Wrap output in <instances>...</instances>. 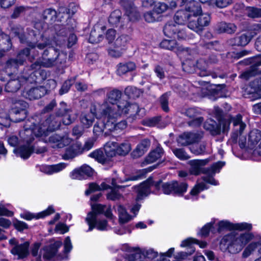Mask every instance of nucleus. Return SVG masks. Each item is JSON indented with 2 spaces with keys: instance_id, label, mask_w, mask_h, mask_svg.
I'll return each instance as SVG.
<instances>
[{
  "instance_id": "nucleus-15",
  "label": "nucleus",
  "mask_w": 261,
  "mask_h": 261,
  "mask_svg": "<svg viewBox=\"0 0 261 261\" xmlns=\"http://www.w3.org/2000/svg\"><path fill=\"white\" fill-rule=\"evenodd\" d=\"M161 184V181H158L153 184L152 179H148L147 180L142 183L138 187L137 200L141 199L144 197L147 196L150 193V188L151 186L154 185L156 189H159Z\"/></svg>"
},
{
  "instance_id": "nucleus-60",
  "label": "nucleus",
  "mask_w": 261,
  "mask_h": 261,
  "mask_svg": "<svg viewBox=\"0 0 261 261\" xmlns=\"http://www.w3.org/2000/svg\"><path fill=\"white\" fill-rule=\"evenodd\" d=\"M71 110L66 108V104L63 101H62L60 103V108L57 112V114L59 116L64 115L66 113L71 112Z\"/></svg>"
},
{
  "instance_id": "nucleus-11",
  "label": "nucleus",
  "mask_w": 261,
  "mask_h": 261,
  "mask_svg": "<svg viewBox=\"0 0 261 261\" xmlns=\"http://www.w3.org/2000/svg\"><path fill=\"white\" fill-rule=\"evenodd\" d=\"M71 141L67 135L61 136L55 134L49 136L45 141L53 148H63L70 144Z\"/></svg>"
},
{
  "instance_id": "nucleus-44",
  "label": "nucleus",
  "mask_w": 261,
  "mask_h": 261,
  "mask_svg": "<svg viewBox=\"0 0 261 261\" xmlns=\"http://www.w3.org/2000/svg\"><path fill=\"white\" fill-rule=\"evenodd\" d=\"M174 194L181 195L186 192L187 190L188 185L186 182H178L174 181Z\"/></svg>"
},
{
  "instance_id": "nucleus-45",
  "label": "nucleus",
  "mask_w": 261,
  "mask_h": 261,
  "mask_svg": "<svg viewBox=\"0 0 261 261\" xmlns=\"http://www.w3.org/2000/svg\"><path fill=\"white\" fill-rule=\"evenodd\" d=\"M117 118H107V122L105 123V135L109 132L115 131V122Z\"/></svg>"
},
{
  "instance_id": "nucleus-56",
  "label": "nucleus",
  "mask_w": 261,
  "mask_h": 261,
  "mask_svg": "<svg viewBox=\"0 0 261 261\" xmlns=\"http://www.w3.org/2000/svg\"><path fill=\"white\" fill-rule=\"evenodd\" d=\"M125 92L129 97L133 98L138 97L140 94V91L139 90L132 87H127L125 90Z\"/></svg>"
},
{
  "instance_id": "nucleus-63",
  "label": "nucleus",
  "mask_w": 261,
  "mask_h": 261,
  "mask_svg": "<svg viewBox=\"0 0 261 261\" xmlns=\"http://www.w3.org/2000/svg\"><path fill=\"white\" fill-rule=\"evenodd\" d=\"M109 54L112 57L119 58L121 57L123 54V50L122 49H118L114 47V48H110L108 50Z\"/></svg>"
},
{
  "instance_id": "nucleus-1",
  "label": "nucleus",
  "mask_w": 261,
  "mask_h": 261,
  "mask_svg": "<svg viewBox=\"0 0 261 261\" xmlns=\"http://www.w3.org/2000/svg\"><path fill=\"white\" fill-rule=\"evenodd\" d=\"M120 4L125 10L128 18L125 19L119 10H115L110 14L108 21L113 27L123 29L126 27L128 20H136L139 18L140 15L131 2L128 0H121Z\"/></svg>"
},
{
  "instance_id": "nucleus-13",
  "label": "nucleus",
  "mask_w": 261,
  "mask_h": 261,
  "mask_svg": "<svg viewBox=\"0 0 261 261\" xmlns=\"http://www.w3.org/2000/svg\"><path fill=\"white\" fill-rule=\"evenodd\" d=\"M186 0H171L170 5L168 6L164 2H156L153 7V11L158 15L165 12L169 9H172L176 8L178 5L181 6Z\"/></svg>"
},
{
  "instance_id": "nucleus-27",
  "label": "nucleus",
  "mask_w": 261,
  "mask_h": 261,
  "mask_svg": "<svg viewBox=\"0 0 261 261\" xmlns=\"http://www.w3.org/2000/svg\"><path fill=\"white\" fill-rule=\"evenodd\" d=\"M30 243L29 241H24L21 239L17 241V259H23L29 255V247Z\"/></svg>"
},
{
  "instance_id": "nucleus-19",
  "label": "nucleus",
  "mask_w": 261,
  "mask_h": 261,
  "mask_svg": "<svg viewBox=\"0 0 261 261\" xmlns=\"http://www.w3.org/2000/svg\"><path fill=\"white\" fill-rule=\"evenodd\" d=\"M106 29V27L103 25L99 24L94 25L90 34L89 42L93 44L98 43L102 40Z\"/></svg>"
},
{
  "instance_id": "nucleus-38",
  "label": "nucleus",
  "mask_w": 261,
  "mask_h": 261,
  "mask_svg": "<svg viewBox=\"0 0 261 261\" xmlns=\"http://www.w3.org/2000/svg\"><path fill=\"white\" fill-rule=\"evenodd\" d=\"M178 25L174 24H167L164 28V34L168 36H174L176 35L178 30Z\"/></svg>"
},
{
  "instance_id": "nucleus-58",
  "label": "nucleus",
  "mask_w": 261,
  "mask_h": 261,
  "mask_svg": "<svg viewBox=\"0 0 261 261\" xmlns=\"http://www.w3.org/2000/svg\"><path fill=\"white\" fill-rule=\"evenodd\" d=\"M118 188L112 189L111 192L107 195L108 198L112 200L120 199L122 195L118 192Z\"/></svg>"
},
{
  "instance_id": "nucleus-21",
  "label": "nucleus",
  "mask_w": 261,
  "mask_h": 261,
  "mask_svg": "<svg viewBox=\"0 0 261 261\" xmlns=\"http://www.w3.org/2000/svg\"><path fill=\"white\" fill-rule=\"evenodd\" d=\"M256 33L254 32L248 31L239 36H236L233 39L234 45L237 46H245L254 37Z\"/></svg>"
},
{
  "instance_id": "nucleus-7",
  "label": "nucleus",
  "mask_w": 261,
  "mask_h": 261,
  "mask_svg": "<svg viewBox=\"0 0 261 261\" xmlns=\"http://www.w3.org/2000/svg\"><path fill=\"white\" fill-rule=\"evenodd\" d=\"M247 148L252 150L254 155H261V132L258 129L251 130L249 135Z\"/></svg>"
},
{
  "instance_id": "nucleus-8",
  "label": "nucleus",
  "mask_w": 261,
  "mask_h": 261,
  "mask_svg": "<svg viewBox=\"0 0 261 261\" xmlns=\"http://www.w3.org/2000/svg\"><path fill=\"white\" fill-rule=\"evenodd\" d=\"M206 62L202 59L198 60L196 63V69L195 67V64L193 62L187 61L182 64L183 69L189 73L195 70L200 76H205L210 74V72L206 70Z\"/></svg>"
},
{
  "instance_id": "nucleus-52",
  "label": "nucleus",
  "mask_w": 261,
  "mask_h": 261,
  "mask_svg": "<svg viewBox=\"0 0 261 261\" xmlns=\"http://www.w3.org/2000/svg\"><path fill=\"white\" fill-rule=\"evenodd\" d=\"M168 99L169 97L168 93H165L162 95L160 99L162 109L166 112H168L169 111V108L168 107Z\"/></svg>"
},
{
  "instance_id": "nucleus-61",
  "label": "nucleus",
  "mask_w": 261,
  "mask_h": 261,
  "mask_svg": "<svg viewBox=\"0 0 261 261\" xmlns=\"http://www.w3.org/2000/svg\"><path fill=\"white\" fill-rule=\"evenodd\" d=\"M224 164L222 162H217L214 164H213L211 168H206V169H208V172L206 174L212 173L214 174L218 170H219L223 166Z\"/></svg>"
},
{
  "instance_id": "nucleus-2",
  "label": "nucleus",
  "mask_w": 261,
  "mask_h": 261,
  "mask_svg": "<svg viewBox=\"0 0 261 261\" xmlns=\"http://www.w3.org/2000/svg\"><path fill=\"white\" fill-rule=\"evenodd\" d=\"M253 238L252 234L245 233L240 236L230 233L223 237L221 242V245L226 247L225 249L232 254L239 252Z\"/></svg>"
},
{
  "instance_id": "nucleus-17",
  "label": "nucleus",
  "mask_w": 261,
  "mask_h": 261,
  "mask_svg": "<svg viewBox=\"0 0 261 261\" xmlns=\"http://www.w3.org/2000/svg\"><path fill=\"white\" fill-rule=\"evenodd\" d=\"M261 76L256 78L252 81L249 85L246 88L245 92L247 94H252L253 100L261 98Z\"/></svg>"
},
{
  "instance_id": "nucleus-20",
  "label": "nucleus",
  "mask_w": 261,
  "mask_h": 261,
  "mask_svg": "<svg viewBox=\"0 0 261 261\" xmlns=\"http://www.w3.org/2000/svg\"><path fill=\"white\" fill-rule=\"evenodd\" d=\"M45 93V88L44 87L40 86L30 89H25L23 91L22 95L25 98L33 100L41 98Z\"/></svg>"
},
{
  "instance_id": "nucleus-55",
  "label": "nucleus",
  "mask_w": 261,
  "mask_h": 261,
  "mask_svg": "<svg viewBox=\"0 0 261 261\" xmlns=\"http://www.w3.org/2000/svg\"><path fill=\"white\" fill-rule=\"evenodd\" d=\"M94 143V140L92 138H89V139H87L86 141L83 146H82V144L81 143V147L80 148H81V150H81L82 153H83L84 151H88L90 149H91L93 147Z\"/></svg>"
},
{
  "instance_id": "nucleus-18",
  "label": "nucleus",
  "mask_w": 261,
  "mask_h": 261,
  "mask_svg": "<svg viewBox=\"0 0 261 261\" xmlns=\"http://www.w3.org/2000/svg\"><path fill=\"white\" fill-rule=\"evenodd\" d=\"M201 137L200 133H185L179 136L177 142L181 146H186L199 141Z\"/></svg>"
},
{
  "instance_id": "nucleus-26",
  "label": "nucleus",
  "mask_w": 261,
  "mask_h": 261,
  "mask_svg": "<svg viewBox=\"0 0 261 261\" xmlns=\"http://www.w3.org/2000/svg\"><path fill=\"white\" fill-rule=\"evenodd\" d=\"M150 142L148 139H145L138 144L135 150L132 152L134 158H138L142 156L150 146Z\"/></svg>"
},
{
  "instance_id": "nucleus-33",
  "label": "nucleus",
  "mask_w": 261,
  "mask_h": 261,
  "mask_svg": "<svg viewBox=\"0 0 261 261\" xmlns=\"http://www.w3.org/2000/svg\"><path fill=\"white\" fill-rule=\"evenodd\" d=\"M122 95L121 92L117 89H113L107 93V100L111 103L118 105V101L120 99Z\"/></svg>"
},
{
  "instance_id": "nucleus-31",
  "label": "nucleus",
  "mask_w": 261,
  "mask_h": 261,
  "mask_svg": "<svg viewBox=\"0 0 261 261\" xmlns=\"http://www.w3.org/2000/svg\"><path fill=\"white\" fill-rule=\"evenodd\" d=\"M57 15V13L55 9L48 8L43 11L42 18L46 23L52 24L56 20Z\"/></svg>"
},
{
  "instance_id": "nucleus-6",
  "label": "nucleus",
  "mask_w": 261,
  "mask_h": 261,
  "mask_svg": "<svg viewBox=\"0 0 261 261\" xmlns=\"http://www.w3.org/2000/svg\"><path fill=\"white\" fill-rule=\"evenodd\" d=\"M61 241H57L49 246H46L41 250L40 253L43 256V258L46 260L53 259L54 261H64L67 259V256H62L59 254L56 255L58 249L62 245Z\"/></svg>"
},
{
  "instance_id": "nucleus-25",
  "label": "nucleus",
  "mask_w": 261,
  "mask_h": 261,
  "mask_svg": "<svg viewBox=\"0 0 261 261\" xmlns=\"http://www.w3.org/2000/svg\"><path fill=\"white\" fill-rule=\"evenodd\" d=\"M164 153V150L160 146L151 151L146 157L144 161L142 162L143 166L152 163L161 158Z\"/></svg>"
},
{
  "instance_id": "nucleus-41",
  "label": "nucleus",
  "mask_w": 261,
  "mask_h": 261,
  "mask_svg": "<svg viewBox=\"0 0 261 261\" xmlns=\"http://www.w3.org/2000/svg\"><path fill=\"white\" fill-rule=\"evenodd\" d=\"M94 115H91L90 113L83 114L81 117V120L83 124L87 128L92 125L94 120Z\"/></svg>"
},
{
  "instance_id": "nucleus-29",
  "label": "nucleus",
  "mask_w": 261,
  "mask_h": 261,
  "mask_svg": "<svg viewBox=\"0 0 261 261\" xmlns=\"http://www.w3.org/2000/svg\"><path fill=\"white\" fill-rule=\"evenodd\" d=\"M136 68V64L133 62L120 63L117 65V74L119 75H122L128 72L135 70Z\"/></svg>"
},
{
  "instance_id": "nucleus-10",
  "label": "nucleus",
  "mask_w": 261,
  "mask_h": 261,
  "mask_svg": "<svg viewBox=\"0 0 261 261\" xmlns=\"http://www.w3.org/2000/svg\"><path fill=\"white\" fill-rule=\"evenodd\" d=\"M121 102H125V106L120 109V116L122 115H129V117L133 120L140 119L142 116L139 114L141 109L139 108L137 103L130 104L127 101L123 100Z\"/></svg>"
},
{
  "instance_id": "nucleus-12",
  "label": "nucleus",
  "mask_w": 261,
  "mask_h": 261,
  "mask_svg": "<svg viewBox=\"0 0 261 261\" xmlns=\"http://www.w3.org/2000/svg\"><path fill=\"white\" fill-rule=\"evenodd\" d=\"M209 160H193L188 162L190 166L189 172L191 174L198 175L201 173L206 174L208 172V169L203 167L208 163Z\"/></svg>"
},
{
  "instance_id": "nucleus-14",
  "label": "nucleus",
  "mask_w": 261,
  "mask_h": 261,
  "mask_svg": "<svg viewBox=\"0 0 261 261\" xmlns=\"http://www.w3.org/2000/svg\"><path fill=\"white\" fill-rule=\"evenodd\" d=\"M252 228L251 224L247 223L232 224L227 221H221L218 224V230L221 231L224 229L232 230L237 229L239 230H248Z\"/></svg>"
},
{
  "instance_id": "nucleus-47",
  "label": "nucleus",
  "mask_w": 261,
  "mask_h": 261,
  "mask_svg": "<svg viewBox=\"0 0 261 261\" xmlns=\"http://www.w3.org/2000/svg\"><path fill=\"white\" fill-rule=\"evenodd\" d=\"M89 156L94 158L98 162L104 164L106 162V159L103 152L101 150H96L89 154Z\"/></svg>"
},
{
  "instance_id": "nucleus-39",
  "label": "nucleus",
  "mask_w": 261,
  "mask_h": 261,
  "mask_svg": "<svg viewBox=\"0 0 261 261\" xmlns=\"http://www.w3.org/2000/svg\"><path fill=\"white\" fill-rule=\"evenodd\" d=\"M96 218L97 215L93 211L88 214L86 220L89 225V231H91L95 227V224L97 221Z\"/></svg>"
},
{
  "instance_id": "nucleus-24",
  "label": "nucleus",
  "mask_w": 261,
  "mask_h": 261,
  "mask_svg": "<svg viewBox=\"0 0 261 261\" xmlns=\"http://www.w3.org/2000/svg\"><path fill=\"white\" fill-rule=\"evenodd\" d=\"M81 147V143L76 142L66 149V151L63 158L64 160H69L74 158L76 155L82 153Z\"/></svg>"
},
{
  "instance_id": "nucleus-3",
  "label": "nucleus",
  "mask_w": 261,
  "mask_h": 261,
  "mask_svg": "<svg viewBox=\"0 0 261 261\" xmlns=\"http://www.w3.org/2000/svg\"><path fill=\"white\" fill-rule=\"evenodd\" d=\"M66 55L61 54L59 50L53 47H49L43 53L42 59L33 66L38 65L45 68L59 66L65 63Z\"/></svg>"
},
{
  "instance_id": "nucleus-40",
  "label": "nucleus",
  "mask_w": 261,
  "mask_h": 261,
  "mask_svg": "<svg viewBox=\"0 0 261 261\" xmlns=\"http://www.w3.org/2000/svg\"><path fill=\"white\" fill-rule=\"evenodd\" d=\"M247 15L252 18L261 17V9L253 7H248L246 9Z\"/></svg>"
},
{
  "instance_id": "nucleus-53",
  "label": "nucleus",
  "mask_w": 261,
  "mask_h": 261,
  "mask_svg": "<svg viewBox=\"0 0 261 261\" xmlns=\"http://www.w3.org/2000/svg\"><path fill=\"white\" fill-rule=\"evenodd\" d=\"M258 245L257 242H253L250 243L244 250L243 253V256L247 257L257 248Z\"/></svg>"
},
{
  "instance_id": "nucleus-43",
  "label": "nucleus",
  "mask_w": 261,
  "mask_h": 261,
  "mask_svg": "<svg viewBox=\"0 0 261 261\" xmlns=\"http://www.w3.org/2000/svg\"><path fill=\"white\" fill-rule=\"evenodd\" d=\"M33 149L32 146L30 145L23 146L19 149V153L21 158L28 159L32 153Z\"/></svg>"
},
{
  "instance_id": "nucleus-16",
  "label": "nucleus",
  "mask_w": 261,
  "mask_h": 261,
  "mask_svg": "<svg viewBox=\"0 0 261 261\" xmlns=\"http://www.w3.org/2000/svg\"><path fill=\"white\" fill-rule=\"evenodd\" d=\"M93 170L89 166L84 165L73 170L70 173V177L73 179L81 180L93 175Z\"/></svg>"
},
{
  "instance_id": "nucleus-22",
  "label": "nucleus",
  "mask_w": 261,
  "mask_h": 261,
  "mask_svg": "<svg viewBox=\"0 0 261 261\" xmlns=\"http://www.w3.org/2000/svg\"><path fill=\"white\" fill-rule=\"evenodd\" d=\"M55 212V210L52 206H49L46 210L38 213L37 214H34L30 212H25L20 214V217L24 219L27 220H31L34 218L38 219L40 218H43L46 216H47Z\"/></svg>"
},
{
  "instance_id": "nucleus-59",
  "label": "nucleus",
  "mask_w": 261,
  "mask_h": 261,
  "mask_svg": "<svg viewBox=\"0 0 261 261\" xmlns=\"http://www.w3.org/2000/svg\"><path fill=\"white\" fill-rule=\"evenodd\" d=\"M160 119V117H155L145 120L144 124L149 127L154 126L159 123Z\"/></svg>"
},
{
  "instance_id": "nucleus-62",
  "label": "nucleus",
  "mask_w": 261,
  "mask_h": 261,
  "mask_svg": "<svg viewBox=\"0 0 261 261\" xmlns=\"http://www.w3.org/2000/svg\"><path fill=\"white\" fill-rule=\"evenodd\" d=\"M232 0H216L215 5L219 8H224L231 4Z\"/></svg>"
},
{
  "instance_id": "nucleus-42",
  "label": "nucleus",
  "mask_w": 261,
  "mask_h": 261,
  "mask_svg": "<svg viewBox=\"0 0 261 261\" xmlns=\"http://www.w3.org/2000/svg\"><path fill=\"white\" fill-rule=\"evenodd\" d=\"M161 47L172 50L176 48L177 42L175 40H163L160 43Z\"/></svg>"
},
{
  "instance_id": "nucleus-34",
  "label": "nucleus",
  "mask_w": 261,
  "mask_h": 261,
  "mask_svg": "<svg viewBox=\"0 0 261 261\" xmlns=\"http://www.w3.org/2000/svg\"><path fill=\"white\" fill-rule=\"evenodd\" d=\"M190 18V14H188L184 10H179L175 13L174 20L177 24H184Z\"/></svg>"
},
{
  "instance_id": "nucleus-48",
  "label": "nucleus",
  "mask_w": 261,
  "mask_h": 261,
  "mask_svg": "<svg viewBox=\"0 0 261 261\" xmlns=\"http://www.w3.org/2000/svg\"><path fill=\"white\" fill-rule=\"evenodd\" d=\"M191 151L195 155L203 154L205 151V145L203 144H195L190 147Z\"/></svg>"
},
{
  "instance_id": "nucleus-64",
  "label": "nucleus",
  "mask_w": 261,
  "mask_h": 261,
  "mask_svg": "<svg viewBox=\"0 0 261 261\" xmlns=\"http://www.w3.org/2000/svg\"><path fill=\"white\" fill-rule=\"evenodd\" d=\"M116 31L114 29H109L106 34V38L109 43L112 42L116 37Z\"/></svg>"
},
{
  "instance_id": "nucleus-28",
  "label": "nucleus",
  "mask_w": 261,
  "mask_h": 261,
  "mask_svg": "<svg viewBox=\"0 0 261 261\" xmlns=\"http://www.w3.org/2000/svg\"><path fill=\"white\" fill-rule=\"evenodd\" d=\"M185 11L189 12V14L192 15L193 18L200 15L202 12V9L199 4L195 1H191L189 2L186 6Z\"/></svg>"
},
{
  "instance_id": "nucleus-36",
  "label": "nucleus",
  "mask_w": 261,
  "mask_h": 261,
  "mask_svg": "<svg viewBox=\"0 0 261 261\" xmlns=\"http://www.w3.org/2000/svg\"><path fill=\"white\" fill-rule=\"evenodd\" d=\"M117 154L120 155H125L131 150V145L129 142L126 141L118 144L117 143Z\"/></svg>"
},
{
  "instance_id": "nucleus-51",
  "label": "nucleus",
  "mask_w": 261,
  "mask_h": 261,
  "mask_svg": "<svg viewBox=\"0 0 261 261\" xmlns=\"http://www.w3.org/2000/svg\"><path fill=\"white\" fill-rule=\"evenodd\" d=\"M172 151L175 155L181 160H186L190 158V156L183 149H174Z\"/></svg>"
},
{
  "instance_id": "nucleus-50",
  "label": "nucleus",
  "mask_w": 261,
  "mask_h": 261,
  "mask_svg": "<svg viewBox=\"0 0 261 261\" xmlns=\"http://www.w3.org/2000/svg\"><path fill=\"white\" fill-rule=\"evenodd\" d=\"M105 130V122L101 120H98L94 125L93 133L96 136L102 135Z\"/></svg>"
},
{
  "instance_id": "nucleus-32",
  "label": "nucleus",
  "mask_w": 261,
  "mask_h": 261,
  "mask_svg": "<svg viewBox=\"0 0 261 261\" xmlns=\"http://www.w3.org/2000/svg\"><path fill=\"white\" fill-rule=\"evenodd\" d=\"M105 153L108 157L112 158L117 154V143L109 141L105 146Z\"/></svg>"
},
{
  "instance_id": "nucleus-9",
  "label": "nucleus",
  "mask_w": 261,
  "mask_h": 261,
  "mask_svg": "<svg viewBox=\"0 0 261 261\" xmlns=\"http://www.w3.org/2000/svg\"><path fill=\"white\" fill-rule=\"evenodd\" d=\"M210 19V16L208 14H200L198 18L196 16L190 19L188 26L191 30L198 32L209 24Z\"/></svg>"
},
{
  "instance_id": "nucleus-5",
  "label": "nucleus",
  "mask_w": 261,
  "mask_h": 261,
  "mask_svg": "<svg viewBox=\"0 0 261 261\" xmlns=\"http://www.w3.org/2000/svg\"><path fill=\"white\" fill-rule=\"evenodd\" d=\"M60 126V121L54 116H50L35 129L34 133L37 136H46L48 132L54 131L59 128Z\"/></svg>"
},
{
  "instance_id": "nucleus-4",
  "label": "nucleus",
  "mask_w": 261,
  "mask_h": 261,
  "mask_svg": "<svg viewBox=\"0 0 261 261\" xmlns=\"http://www.w3.org/2000/svg\"><path fill=\"white\" fill-rule=\"evenodd\" d=\"M125 102H119L118 105L105 100L99 107V115L106 118H117L120 116V109L125 106Z\"/></svg>"
},
{
  "instance_id": "nucleus-57",
  "label": "nucleus",
  "mask_w": 261,
  "mask_h": 261,
  "mask_svg": "<svg viewBox=\"0 0 261 261\" xmlns=\"http://www.w3.org/2000/svg\"><path fill=\"white\" fill-rule=\"evenodd\" d=\"M154 72L156 76L160 80H163L165 77V71L164 68L159 65H155L154 68Z\"/></svg>"
},
{
  "instance_id": "nucleus-54",
  "label": "nucleus",
  "mask_w": 261,
  "mask_h": 261,
  "mask_svg": "<svg viewBox=\"0 0 261 261\" xmlns=\"http://www.w3.org/2000/svg\"><path fill=\"white\" fill-rule=\"evenodd\" d=\"M205 184L203 182H200L195 185L190 192L192 195H196L201 191L206 189Z\"/></svg>"
},
{
  "instance_id": "nucleus-30",
  "label": "nucleus",
  "mask_w": 261,
  "mask_h": 261,
  "mask_svg": "<svg viewBox=\"0 0 261 261\" xmlns=\"http://www.w3.org/2000/svg\"><path fill=\"white\" fill-rule=\"evenodd\" d=\"M237 28L233 23L221 22L217 25L216 30L219 33L232 34L236 31Z\"/></svg>"
},
{
  "instance_id": "nucleus-37",
  "label": "nucleus",
  "mask_w": 261,
  "mask_h": 261,
  "mask_svg": "<svg viewBox=\"0 0 261 261\" xmlns=\"http://www.w3.org/2000/svg\"><path fill=\"white\" fill-rule=\"evenodd\" d=\"M28 103L23 101H17V114L21 113L22 117L17 118V122L22 121L27 117L26 109L28 108Z\"/></svg>"
},
{
  "instance_id": "nucleus-49",
  "label": "nucleus",
  "mask_w": 261,
  "mask_h": 261,
  "mask_svg": "<svg viewBox=\"0 0 261 261\" xmlns=\"http://www.w3.org/2000/svg\"><path fill=\"white\" fill-rule=\"evenodd\" d=\"M174 181L165 182L162 185V191L165 194H174Z\"/></svg>"
},
{
  "instance_id": "nucleus-23",
  "label": "nucleus",
  "mask_w": 261,
  "mask_h": 261,
  "mask_svg": "<svg viewBox=\"0 0 261 261\" xmlns=\"http://www.w3.org/2000/svg\"><path fill=\"white\" fill-rule=\"evenodd\" d=\"M232 121L235 128L231 138L233 141L236 142L239 134H242L246 127V124L242 121V116L240 115H238L235 118H232Z\"/></svg>"
},
{
  "instance_id": "nucleus-35",
  "label": "nucleus",
  "mask_w": 261,
  "mask_h": 261,
  "mask_svg": "<svg viewBox=\"0 0 261 261\" xmlns=\"http://www.w3.org/2000/svg\"><path fill=\"white\" fill-rule=\"evenodd\" d=\"M130 40V37L128 35H122L118 37L115 41L114 47L118 49L124 50L126 45Z\"/></svg>"
},
{
  "instance_id": "nucleus-46",
  "label": "nucleus",
  "mask_w": 261,
  "mask_h": 261,
  "mask_svg": "<svg viewBox=\"0 0 261 261\" xmlns=\"http://www.w3.org/2000/svg\"><path fill=\"white\" fill-rule=\"evenodd\" d=\"M144 17L146 21L148 22H153L156 21H159L161 16L158 15L153 10L152 11H149L144 13Z\"/></svg>"
}]
</instances>
